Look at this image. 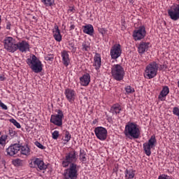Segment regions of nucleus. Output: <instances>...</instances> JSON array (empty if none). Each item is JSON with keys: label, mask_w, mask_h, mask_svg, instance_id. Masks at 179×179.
Masks as SVG:
<instances>
[{"label": "nucleus", "mask_w": 179, "mask_h": 179, "mask_svg": "<svg viewBox=\"0 0 179 179\" xmlns=\"http://www.w3.org/2000/svg\"><path fill=\"white\" fill-rule=\"evenodd\" d=\"M78 152L73 150L66 153L65 157L63 158L62 166L64 170L63 173V179H78L79 176V166L76 164L78 162Z\"/></svg>", "instance_id": "nucleus-1"}, {"label": "nucleus", "mask_w": 179, "mask_h": 179, "mask_svg": "<svg viewBox=\"0 0 179 179\" xmlns=\"http://www.w3.org/2000/svg\"><path fill=\"white\" fill-rule=\"evenodd\" d=\"M124 134L129 139H138L141 136V129L136 123L129 122L125 125Z\"/></svg>", "instance_id": "nucleus-2"}, {"label": "nucleus", "mask_w": 179, "mask_h": 179, "mask_svg": "<svg viewBox=\"0 0 179 179\" xmlns=\"http://www.w3.org/2000/svg\"><path fill=\"white\" fill-rule=\"evenodd\" d=\"M26 62L34 73H40L43 71V63L36 55H31Z\"/></svg>", "instance_id": "nucleus-3"}, {"label": "nucleus", "mask_w": 179, "mask_h": 179, "mask_svg": "<svg viewBox=\"0 0 179 179\" xmlns=\"http://www.w3.org/2000/svg\"><path fill=\"white\" fill-rule=\"evenodd\" d=\"M159 72V63L153 61L150 62L145 69L144 78L145 79H153L157 76Z\"/></svg>", "instance_id": "nucleus-4"}, {"label": "nucleus", "mask_w": 179, "mask_h": 179, "mask_svg": "<svg viewBox=\"0 0 179 179\" xmlns=\"http://www.w3.org/2000/svg\"><path fill=\"white\" fill-rule=\"evenodd\" d=\"M3 48L8 52L13 54L16 52L17 48V42L16 39L12 36H6L3 41Z\"/></svg>", "instance_id": "nucleus-5"}, {"label": "nucleus", "mask_w": 179, "mask_h": 179, "mask_svg": "<svg viewBox=\"0 0 179 179\" xmlns=\"http://www.w3.org/2000/svg\"><path fill=\"white\" fill-rule=\"evenodd\" d=\"M111 75L117 82H121L124 80V76H125V70L124 67L120 64H114L111 67Z\"/></svg>", "instance_id": "nucleus-6"}, {"label": "nucleus", "mask_w": 179, "mask_h": 179, "mask_svg": "<svg viewBox=\"0 0 179 179\" xmlns=\"http://www.w3.org/2000/svg\"><path fill=\"white\" fill-rule=\"evenodd\" d=\"M156 143H157V140H156V136H155V135L150 137L148 143H143V150L146 156H150V155H152L151 150L156 146Z\"/></svg>", "instance_id": "nucleus-7"}, {"label": "nucleus", "mask_w": 179, "mask_h": 179, "mask_svg": "<svg viewBox=\"0 0 179 179\" xmlns=\"http://www.w3.org/2000/svg\"><path fill=\"white\" fill-rule=\"evenodd\" d=\"M55 113H57V114L51 115L50 122L57 127H62V118H64V112L59 109H57Z\"/></svg>", "instance_id": "nucleus-8"}, {"label": "nucleus", "mask_w": 179, "mask_h": 179, "mask_svg": "<svg viewBox=\"0 0 179 179\" xmlns=\"http://www.w3.org/2000/svg\"><path fill=\"white\" fill-rule=\"evenodd\" d=\"M30 167L32 169H38V170H41V171H43L44 170H47L48 166L44 163V161H43L40 158H34L31 160V162L29 163Z\"/></svg>", "instance_id": "nucleus-9"}, {"label": "nucleus", "mask_w": 179, "mask_h": 179, "mask_svg": "<svg viewBox=\"0 0 179 179\" xmlns=\"http://www.w3.org/2000/svg\"><path fill=\"white\" fill-rule=\"evenodd\" d=\"M168 15L171 20L177 22L179 20V4H173L168 9Z\"/></svg>", "instance_id": "nucleus-10"}, {"label": "nucleus", "mask_w": 179, "mask_h": 179, "mask_svg": "<svg viewBox=\"0 0 179 179\" xmlns=\"http://www.w3.org/2000/svg\"><path fill=\"white\" fill-rule=\"evenodd\" d=\"M146 36V29L145 26L139 27L137 29H135L133 31V37L135 41H138L139 40H142L145 38Z\"/></svg>", "instance_id": "nucleus-11"}, {"label": "nucleus", "mask_w": 179, "mask_h": 179, "mask_svg": "<svg viewBox=\"0 0 179 179\" xmlns=\"http://www.w3.org/2000/svg\"><path fill=\"white\" fill-rule=\"evenodd\" d=\"M122 54V49L120 44L114 45L110 49V57L112 59H117Z\"/></svg>", "instance_id": "nucleus-12"}, {"label": "nucleus", "mask_w": 179, "mask_h": 179, "mask_svg": "<svg viewBox=\"0 0 179 179\" xmlns=\"http://www.w3.org/2000/svg\"><path fill=\"white\" fill-rule=\"evenodd\" d=\"M94 134L99 141H106L107 139V129L103 127H96Z\"/></svg>", "instance_id": "nucleus-13"}, {"label": "nucleus", "mask_w": 179, "mask_h": 179, "mask_svg": "<svg viewBox=\"0 0 179 179\" xmlns=\"http://www.w3.org/2000/svg\"><path fill=\"white\" fill-rule=\"evenodd\" d=\"M17 50H19L20 52L26 54V52L30 51V44L27 41H20L17 43Z\"/></svg>", "instance_id": "nucleus-14"}, {"label": "nucleus", "mask_w": 179, "mask_h": 179, "mask_svg": "<svg viewBox=\"0 0 179 179\" xmlns=\"http://www.w3.org/2000/svg\"><path fill=\"white\" fill-rule=\"evenodd\" d=\"M64 94L66 100H68L69 103H72L75 101V99H76V92H75V90L66 88L64 91Z\"/></svg>", "instance_id": "nucleus-15"}, {"label": "nucleus", "mask_w": 179, "mask_h": 179, "mask_svg": "<svg viewBox=\"0 0 179 179\" xmlns=\"http://www.w3.org/2000/svg\"><path fill=\"white\" fill-rule=\"evenodd\" d=\"M62 62L64 66L67 68L71 64V57H69V52L64 50L61 52Z\"/></svg>", "instance_id": "nucleus-16"}, {"label": "nucleus", "mask_w": 179, "mask_h": 179, "mask_svg": "<svg viewBox=\"0 0 179 179\" xmlns=\"http://www.w3.org/2000/svg\"><path fill=\"white\" fill-rule=\"evenodd\" d=\"M19 150H20V145L17 143L11 145L6 149L8 156H15Z\"/></svg>", "instance_id": "nucleus-17"}, {"label": "nucleus", "mask_w": 179, "mask_h": 179, "mask_svg": "<svg viewBox=\"0 0 179 179\" xmlns=\"http://www.w3.org/2000/svg\"><path fill=\"white\" fill-rule=\"evenodd\" d=\"M93 66L97 71H100V68H101V55L99 53H96L94 57Z\"/></svg>", "instance_id": "nucleus-18"}, {"label": "nucleus", "mask_w": 179, "mask_h": 179, "mask_svg": "<svg viewBox=\"0 0 179 179\" xmlns=\"http://www.w3.org/2000/svg\"><path fill=\"white\" fill-rule=\"evenodd\" d=\"M89 83H90V74L86 73L80 78V84L81 86L86 87L89 86Z\"/></svg>", "instance_id": "nucleus-19"}, {"label": "nucleus", "mask_w": 179, "mask_h": 179, "mask_svg": "<svg viewBox=\"0 0 179 179\" xmlns=\"http://www.w3.org/2000/svg\"><path fill=\"white\" fill-rule=\"evenodd\" d=\"M169 93H170V89L169 88V87L164 86L162 88V90L161 91V92L159 93V94L158 96L159 100H160V101H164V100H166V97H167V94H169Z\"/></svg>", "instance_id": "nucleus-20"}, {"label": "nucleus", "mask_w": 179, "mask_h": 179, "mask_svg": "<svg viewBox=\"0 0 179 179\" xmlns=\"http://www.w3.org/2000/svg\"><path fill=\"white\" fill-rule=\"evenodd\" d=\"M149 42H141L138 47V52L140 54H144L148 50H149Z\"/></svg>", "instance_id": "nucleus-21"}, {"label": "nucleus", "mask_w": 179, "mask_h": 179, "mask_svg": "<svg viewBox=\"0 0 179 179\" xmlns=\"http://www.w3.org/2000/svg\"><path fill=\"white\" fill-rule=\"evenodd\" d=\"M53 37L55 40L57 41L58 43L62 41V36L61 35V31H59L58 25L55 26V28L53 29Z\"/></svg>", "instance_id": "nucleus-22"}, {"label": "nucleus", "mask_w": 179, "mask_h": 179, "mask_svg": "<svg viewBox=\"0 0 179 179\" xmlns=\"http://www.w3.org/2000/svg\"><path fill=\"white\" fill-rule=\"evenodd\" d=\"M83 31L85 34H88V36H93L94 34V28L93 25L88 24L83 27Z\"/></svg>", "instance_id": "nucleus-23"}, {"label": "nucleus", "mask_w": 179, "mask_h": 179, "mask_svg": "<svg viewBox=\"0 0 179 179\" xmlns=\"http://www.w3.org/2000/svg\"><path fill=\"white\" fill-rule=\"evenodd\" d=\"M121 111H122V106H121V105H120L119 103H115L113 104L111 108H110V112L115 115H117V114H120V113H121Z\"/></svg>", "instance_id": "nucleus-24"}, {"label": "nucleus", "mask_w": 179, "mask_h": 179, "mask_svg": "<svg viewBox=\"0 0 179 179\" xmlns=\"http://www.w3.org/2000/svg\"><path fill=\"white\" fill-rule=\"evenodd\" d=\"M135 171L134 169H127L124 171V178L125 179H134L135 178Z\"/></svg>", "instance_id": "nucleus-25"}, {"label": "nucleus", "mask_w": 179, "mask_h": 179, "mask_svg": "<svg viewBox=\"0 0 179 179\" xmlns=\"http://www.w3.org/2000/svg\"><path fill=\"white\" fill-rule=\"evenodd\" d=\"M87 155L86 154V152L85 150H80V155H79V159L82 162V163H86L87 162V158L86 157Z\"/></svg>", "instance_id": "nucleus-26"}, {"label": "nucleus", "mask_w": 179, "mask_h": 179, "mask_svg": "<svg viewBox=\"0 0 179 179\" xmlns=\"http://www.w3.org/2000/svg\"><path fill=\"white\" fill-rule=\"evenodd\" d=\"M20 150H21V155H24V156H29L30 155V148H29V145L20 147Z\"/></svg>", "instance_id": "nucleus-27"}, {"label": "nucleus", "mask_w": 179, "mask_h": 179, "mask_svg": "<svg viewBox=\"0 0 179 179\" xmlns=\"http://www.w3.org/2000/svg\"><path fill=\"white\" fill-rule=\"evenodd\" d=\"M82 51L89 52L90 51V43L89 41H84L82 43Z\"/></svg>", "instance_id": "nucleus-28"}, {"label": "nucleus", "mask_w": 179, "mask_h": 179, "mask_svg": "<svg viewBox=\"0 0 179 179\" xmlns=\"http://www.w3.org/2000/svg\"><path fill=\"white\" fill-rule=\"evenodd\" d=\"M43 5H45L47 8L50 6H54L55 0H41V1Z\"/></svg>", "instance_id": "nucleus-29"}, {"label": "nucleus", "mask_w": 179, "mask_h": 179, "mask_svg": "<svg viewBox=\"0 0 179 179\" xmlns=\"http://www.w3.org/2000/svg\"><path fill=\"white\" fill-rule=\"evenodd\" d=\"M69 49L71 51L72 54L76 52V47H75V43L73 42L69 43Z\"/></svg>", "instance_id": "nucleus-30"}, {"label": "nucleus", "mask_w": 179, "mask_h": 179, "mask_svg": "<svg viewBox=\"0 0 179 179\" xmlns=\"http://www.w3.org/2000/svg\"><path fill=\"white\" fill-rule=\"evenodd\" d=\"M124 90H125L126 92L127 93V94H131L135 92V89H134V87H131V85H127L124 88Z\"/></svg>", "instance_id": "nucleus-31"}, {"label": "nucleus", "mask_w": 179, "mask_h": 179, "mask_svg": "<svg viewBox=\"0 0 179 179\" xmlns=\"http://www.w3.org/2000/svg\"><path fill=\"white\" fill-rule=\"evenodd\" d=\"M10 122H11V124H13V125L15 127H16V128L20 129L22 128V126L20 125V123H19L17 121H16V120L15 119H10Z\"/></svg>", "instance_id": "nucleus-32"}, {"label": "nucleus", "mask_w": 179, "mask_h": 179, "mask_svg": "<svg viewBox=\"0 0 179 179\" xmlns=\"http://www.w3.org/2000/svg\"><path fill=\"white\" fill-rule=\"evenodd\" d=\"M75 12H76V8H75L74 6L69 7L67 13H69V15H73V13H75Z\"/></svg>", "instance_id": "nucleus-33"}, {"label": "nucleus", "mask_w": 179, "mask_h": 179, "mask_svg": "<svg viewBox=\"0 0 179 179\" xmlns=\"http://www.w3.org/2000/svg\"><path fill=\"white\" fill-rule=\"evenodd\" d=\"M71 134L69 133V131H66L65 134H64V141L66 142H69V141H71Z\"/></svg>", "instance_id": "nucleus-34"}, {"label": "nucleus", "mask_w": 179, "mask_h": 179, "mask_svg": "<svg viewBox=\"0 0 179 179\" xmlns=\"http://www.w3.org/2000/svg\"><path fill=\"white\" fill-rule=\"evenodd\" d=\"M45 61H54V55L52 54H48L45 56Z\"/></svg>", "instance_id": "nucleus-35"}, {"label": "nucleus", "mask_w": 179, "mask_h": 179, "mask_svg": "<svg viewBox=\"0 0 179 179\" xmlns=\"http://www.w3.org/2000/svg\"><path fill=\"white\" fill-rule=\"evenodd\" d=\"M52 139H58V138L59 137V131L55 130L52 134Z\"/></svg>", "instance_id": "nucleus-36"}, {"label": "nucleus", "mask_w": 179, "mask_h": 179, "mask_svg": "<svg viewBox=\"0 0 179 179\" xmlns=\"http://www.w3.org/2000/svg\"><path fill=\"white\" fill-rule=\"evenodd\" d=\"M5 143H6V136H1L0 137V145H1L2 146H3V145H5Z\"/></svg>", "instance_id": "nucleus-37"}, {"label": "nucleus", "mask_w": 179, "mask_h": 179, "mask_svg": "<svg viewBox=\"0 0 179 179\" xmlns=\"http://www.w3.org/2000/svg\"><path fill=\"white\" fill-rule=\"evenodd\" d=\"M14 166H22V160L20 159H16L13 162Z\"/></svg>", "instance_id": "nucleus-38"}, {"label": "nucleus", "mask_w": 179, "mask_h": 179, "mask_svg": "<svg viewBox=\"0 0 179 179\" xmlns=\"http://www.w3.org/2000/svg\"><path fill=\"white\" fill-rule=\"evenodd\" d=\"M35 145L36 146H37V148H38L39 149H41L42 150H44V149H45V147L43 145V144H41L40 142L38 141H36Z\"/></svg>", "instance_id": "nucleus-39"}, {"label": "nucleus", "mask_w": 179, "mask_h": 179, "mask_svg": "<svg viewBox=\"0 0 179 179\" xmlns=\"http://www.w3.org/2000/svg\"><path fill=\"white\" fill-rule=\"evenodd\" d=\"M157 179H170V176L166 174H161Z\"/></svg>", "instance_id": "nucleus-40"}, {"label": "nucleus", "mask_w": 179, "mask_h": 179, "mask_svg": "<svg viewBox=\"0 0 179 179\" xmlns=\"http://www.w3.org/2000/svg\"><path fill=\"white\" fill-rule=\"evenodd\" d=\"M0 107L2 108V110H8V106L5 105V103H3L1 100H0Z\"/></svg>", "instance_id": "nucleus-41"}, {"label": "nucleus", "mask_w": 179, "mask_h": 179, "mask_svg": "<svg viewBox=\"0 0 179 179\" xmlns=\"http://www.w3.org/2000/svg\"><path fill=\"white\" fill-rule=\"evenodd\" d=\"M10 27H12V24L10 23V22H7L6 27V30H10Z\"/></svg>", "instance_id": "nucleus-42"}, {"label": "nucleus", "mask_w": 179, "mask_h": 179, "mask_svg": "<svg viewBox=\"0 0 179 179\" xmlns=\"http://www.w3.org/2000/svg\"><path fill=\"white\" fill-rule=\"evenodd\" d=\"M165 66H165L164 64H163V65H159V64L158 71H163V69H164Z\"/></svg>", "instance_id": "nucleus-43"}, {"label": "nucleus", "mask_w": 179, "mask_h": 179, "mask_svg": "<svg viewBox=\"0 0 179 179\" xmlns=\"http://www.w3.org/2000/svg\"><path fill=\"white\" fill-rule=\"evenodd\" d=\"M0 80L3 82V80H6V78L3 75H0Z\"/></svg>", "instance_id": "nucleus-44"}, {"label": "nucleus", "mask_w": 179, "mask_h": 179, "mask_svg": "<svg viewBox=\"0 0 179 179\" xmlns=\"http://www.w3.org/2000/svg\"><path fill=\"white\" fill-rule=\"evenodd\" d=\"M69 29H70L69 30H75V24H73L72 22H71Z\"/></svg>", "instance_id": "nucleus-45"}, {"label": "nucleus", "mask_w": 179, "mask_h": 179, "mask_svg": "<svg viewBox=\"0 0 179 179\" xmlns=\"http://www.w3.org/2000/svg\"><path fill=\"white\" fill-rule=\"evenodd\" d=\"M9 135L13 136L15 135V131L13 130H9Z\"/></svg>", "instance_id": "nucleus-46"}, {"label": "nucleus", "mask_w": 179, "mask_h": 179, "mask_svg": "<svg viewBox=\"0 0 179 179\" xmlns=\"http://www.w3.org/2000/svg\"><path fill=\"white\" fill-rule=\"evenodd\" d=\"M99 31L101 34H104L106 29H104V28H102V29H100Z\"/></svg>", "instance_id": "nucleus-47"}, {"label": "nucleus", "mask_w": 179, "mask_h": 179, "mask_svg": "<svg viewBox=\"0 0 179 179\" xmlns=\"http://www.w3.org/2000/svg\"><path fill=\"white\" fill-rule=\"evenodd\" d=\"M92 124L94 125H96V124H97V120H94L93 122H92Z\"/></svg>", "instance_id": "nucleus-48"}, {"label": "nucleus", "mask_w": 179, "mask_h": 179, "mask_svg": "<svg viewBox=\"0 0 179 179\" xmlns=\"http://www.w3.org/2000/svg\"><path fill=\"white\" fill-rule=\"evenodd\" d=\"M128 1L129 2V3H131V5H134V0H128Z\"/></svg>", "instance_id": "nucleus-49"}, {"label": "nucleus", "mask_w": 179, "mask_h": 179, "mask_svg": "<svg viewBox=\"0 0 179 179\" xmlns=\"http://www.w3.org/2000/svg\"><path fill=\"white\" fill-rule=\"evenodd\" d=\"M96 2H97L98 3H100V2H103V0H96Z\"/></svg>", "instance_id": "nucleus-50"}, {"label": "nucleus", "mask_w": 179, "mask_h": 179, "mask_svg": "<svg viewBox=\"0 0 179 179\" xmlns=\"http://www.w3.org/2000/svg\"><path fill=\"white\" fill-rule=\"evenodd\" d=\"M1 23H2V16L1 15H0V24H1Z\"/></svg>", "instance_id": "nucleus-51"}, {"label": "nucleus", "mask_w": 179, "mask_h": 179, "mask_svg": "<svg viewBox=\"0 0 179 179\" xmlns=\"http://www.w3.org/2000/svg\"><path fill=\"white\" fill-rule=\"evenodd\" d=\"M1 26H0V30H1Z\"/></svg>", "instance_id": "nucleus-52"}, {"label": "nucleus", "mask_w": 179, "mask_h": 179, "mask_svg": "<svg viewBox=\"0 0 179 179\" xmlns=\"http://www.w3.org/2000/svg\"><path fill=\"white\" fill-rule=\"evenodd\" d=\"M0 135H1V132H0Z\"/></svg>", "instance_id": "nucleus-53"}]
</instances>
